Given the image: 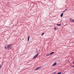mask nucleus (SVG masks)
Masks as SVG:
<instances>
[{
  "label": "nucleus",
  "instance_id": "f257e3e1",
  "mask_svg": "<svg viewBox=\"0 0 74 74\" xmlns=\"http://www.w3.org/2000/svg\"><path fill=\"white\" fill-rule=\"evenodd\" d=\"M12 45H9L8 46H7V49L8 50H9L12 48Z\"/></svg>",
  "mask_w": 74,
  "mask_h": 74
},
{
  "label": "nucleus",
  "instance_id": "f03ea898",
  "mask_svg": "<svg viewBox=\"0 0 74 74\" xmlns=\"http://www.w3.org/2000/svg\"><path fill=\"white\" fill-rule=\"evenodd\" d=\"M38 53L37 54H36L35 56L33 57V59H36L38 55Z\"/></svg>",
  "mask_w": 74,
  "mask_h": 74
},
{
  "label": "nucleus",
  "instance_id": "7ed1b4c3",
  "mask_svg": "<svg viewBox=\"0 0 74 74\" xmlns=\"http://www.w3.org/2000/svg\"><path fill=\"white\" fill-rule=\"evenodd\" d=\"M41 66H39L37 68H36L35 69V70H38L39 69H40V68H41Z\"/></svg>",
  "mask_w": 74,
  "mask_h": 74
},
{
  "label": "nucleus",
  "instance_id": "20e7f679",
  "mask_svg": "<svg viewBox=\"0 0 74 74\" xmlns=\"http://www.w3.org/2000/svg\"><path fill=\"white\" fill-rule=\"evenodd\" d=\"M70 20L71 21V22H72L74 23V19L71 18L70 19Z\"/></svg>",
  "mask_w": 74,
  "mask_h": 74
},
{
  "label": "nucleus",
  "instance_id": "39448f33",
  "mask_svg": "<svg viewBox=\"0 0 74 74\" xmlns=\"http://www.w3.org/2000/svg\"><path fill=\"white\" fill-rule=\"evenodd\" d=\"M56 63L55 62L53 64V66H56Z\"/></svg>",
  "mask_w": 74,
  "mask_h": 74
},
{
  "label": "nucleus",
  "instance_id": "423d86ee",
  "mask_svg": "<svg viewBox=\"0 0 74 74\" xmlns=\"http://www.w3.org/2000/svg\"><path fill=\"white\" fill-rule=\"evenodd\" d=\"M55 53L54 52H52L50 54V55H52V54H53V53Z\"/></svg>",
  "mask_w": 74,
  "mask_h": 74
},
{
  "label": "nucleus",
  "instance_id": "0eeeda50",
  "mask_svg": "<svg viewBox=\"0 0 74 74\" xmlns=\"http://www.w3.org/2000/svg\"><path fill=\"white\" fill-rule=\"evenodd\" d=\"M30 38V36H29L28 37V41H29V39Z\"/></svg>",
  "mask_w": 74,
  "mask_h": 74
},
{
  "label": "nucleus",
  "instance_id": "6e6552de",
  "mask_svg": "<svg viewBox=\"0 0 74 74\" xmlns=\"http://www.w3.org/2000/svg\"><path fill=\"white\" fill-rule=\"evenodd\" d=\"M63 13H62V14H61V15H60L61 17H62V16H63Z\"/></svg>",
  "mask_w": 74,
  "mask_h": 74
},
{
  "label": "nucleus",
  "instance_id": "1a4fd4ad",
  "mask_svg": "<svg viewBox=\"0 0 74 74\" xmlns=\"http://www.w3.org/2000/svg\"><path fill=\"white\" fill-rule=\"evenodd\" d=\"M61 25V24H57V26H60V25Z\"/></svg>",
  "mask_w": 74,
  "mask_h": 74
},
{
  "label": "nucleus",
  "instance_id": "9d476101",
  "mask_svg": "<svg viewBox=\"0 0 74 74\" xmlns=\"http://www.w3.org/2000/svg\"><path fill=\"white\" fill-rule=\"evenodd\" d=\"M49 55H50V54H47V55L46 56H49Z\"/></svg>",
  "mask_w": 74,
  "mask_h": 74
},
{
  "label": "nucleus",
  "instance_id": "9b49d317",
  "mask_svg": "<svg viewBox=\"0 0 74 74\" xmlns=\"http://www.w3.org/2000/svg\"><path fill=\"white\" fill-rule=\"evenodd\" d=\"M44 33H42V36H43V35H44Z\"/></svg>",
  "mask_w": 74,
  "mask_h": 74
},
{
  "label": "nucleus",
  "instance_id": "f8f14e48",
  "mask_svg": "<svg viewBox=\"0 0 74 74\" xmlns=\"http://www.w3.org/2000/svg\"><path fill=\"white\" fill-rule=\"evenodd\" d=\"M57 74H61V72L58 73Z\"/></svg>",
  "mask_w": 74,
  "mask_h": 74
},
{
  "label": "nucleus",
  "instance_id": "ddd939ff",
  "mask_svg": "<svg viewBox=\"0 0 74 74\" xmlns=\"http://www.w3.org/2000/svg\"><path fill=\"white\" fill-rule=\"evenodd\" d=\"M5 49H7V46H6V47H5Z\"/></svg>",
  "mask_w": 74,
  "mask_h": 74
},
{
  "label": "nucleus",
  "instance_id": "4468645a",
  "mask_svg": "<svg viewBox=\"0 0 74 74\" xmlns=\"http://www.w3.org/2000/svg\"><path fill=\"white\" fill-rule=\"evenodd\" d=\"M56 73V72H55V73L53 72V73H52V74H55V73Z\"/></svg>",
  "mask_w": 74,
  "mask_h": 74
},
{
  "label": "nucleus",
  "instance_id": "2eb2a0df",
  "mask_svg": "<svg viewBox=\"0 0 74 74\" xmlns=\"http://www.w3.org/2000/svg\"><path fill=\"white\" fill-rule=\"evenodd\" d=\"M54 29H55V30H56V27H55V28H54Z\"/></svg>",
  "mask_w": 74,
  "mask_h": 74
},
{
  "label": "nucleus",
  "instance_id": "dca6fc26",
  "mask_svg": "<svg viewBox=\"0 0 74 74\" xmlns=\"http://www.w3.org/2000/svg\"><path fill=\"white\" fill-rule=\"evenodd\" d=\"M67 10V9H66L65 10H64V11H63V12H65V11H66Z\"/></svg>",
  "mask_w": 74,
  "mask_h": 74
},
{
  "label": "nucleus",
  "instance_id": "f3484780",
  "mask_svg": "<svg viewBox=\"0 0 74 74\" xmlns=\"http://www.w3.org/2000/svg\"><path fill=\"white\" fill-rule=\"evenodd\" d=\"M1 68V65H0V69Z\"/></svg>",
  "mask_w": 74,
  "mask_h": 74
},
{
  "label": "nucleus",
  "instance_id": "a211bd4d",
  "mask_svg": "<svg viewBox=\"0 0 74 74\" xmlns=\"http://www.w3.org/2000/svg\"><path fill=\"white\" fill-rule=\"evenodd\" d=\"M72 67H74V65L73 66H72Z\"/></svg>",
  "mask_w": 74,
  "mask_h": 74
},
{
  "label": "nucleus",
  "instance_id": "6ab92c4d",
  "mask_svg": "<svg viewBox=\"0 0 74 74\" xmlns=\"http://www.w3.org/2000/svg\"><path fill=\"white\" fill-rule=\"evenodd\" d=\"M23 40H24V39H23Z\"/></svg>",
  "mask_w": 74,
  "mask_h": 74
}]
</instances>
